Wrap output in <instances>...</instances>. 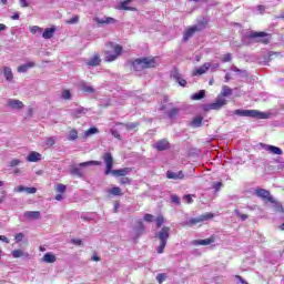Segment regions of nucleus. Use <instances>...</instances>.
I'll return each mask as SVG.
<instances>
[{"mask_svg":"<svg viewBox=\"0 0 284 284\" xmlns=\"http://www.w3.org/2000/svg\"><path fill=\"white\" fill-rule=\"evenodd\" d=\"M20 164H21V160L13 159V160L10 161L9 168H17V165H20Z\"/></svg>","mask_w":284,"mask_h":284,"instance_id":"nucleus-52","label":"nucleus"},{"mask_svg":"<svg viewBox=\"0 0 284 284\" xmlns=\"http://www.w3.org/2000/svg\"><path fill=\"white\" fill-rule=\"evenodd\" d=\"M234 214H236L241 221H247V219H250V215L241 213L237 209L234 210Z\"/></svg>","mask_w":284,"mask_h":284,"instance_id":"nucleus-39","label":"nucleus"},{"mask_svg":"<svg viewBox=\"0 0 284 284\" xmlns=\"http://www.w3.org/2000/svg\"><path fill=\"white\" fill-rule=\"evenodd\" d=\"M14 192H27V194H37V187H28L23 185H19L17 189H14Z\"/></svg>","mask_w":284,"mask_h":284,"instance_id":"nucleus-22","label":"nucleus"},{"mask_svg":"<svg viewBox=\"0 0 284 284\" xmlns=\"http://www.w3.org/2000/svg\"><path fill=\"white\" fill-rule=\"evenodd\" d=\"M255 194L258 199H262V201H267V203H276V200L272 196V193H270L268 190L265 189H256Z\"/></svg>","mask_w":284,"mask_h":284,"instance_id":"nucleus-8","label":"nucleus"},{"mask_svg":"<svg viewBox=\"0 0 284 284\" xmlns=\"http://www.w3.org/2000/svg\"><path fill=\"white\" fill-rule=\"evenodd\" d=\"M144 221H145L146 223H152V221H154V215H152V214H150V213H146V214L144 215Z\"/></svg>","mask_w":284,"mask_h":284,"instance_id":"nucleus-55","label":"nucleus"},{"mask_svg":"<svg viewBox=\"0 0 284 284\" xmlns=\"http://www.w3.org/2000/svg\"><path fill=\"white\" fill-rule=\"evenodd\" d=\"M67 26H74V23H79V16H74L71 19L65 21Z\"/></svg>","mask_w":284,"mask_h":284,"instance_id":"nucleus-43","label":"nucleus"},{"mask_svg":"<svg viewBox=\"0 0 284 284\" xmlns=\"http://www.w3.org/2000/svg\"><path fill=\"white\" fill-rule=\"evenodd\" d=\"M213 190H215V192H220L221 187H223V182H214L212 184Z\"/></svg>","mask_w":284,"mask_h":284,"instance_id":"nucleus-48","label":"nucleus"},{"mask_svg":"<svg viewBox=\"0 0 284 284\" xmlns=\"http://www.w3.org/2000/svg\"><path fill=\"white\" fill-rule=\"evenodd\" d=\"M170 226H163L158 233V239L160 241V245L158 247V254H163L165 252V245H168V240L170 239Z\"/></svg>","mask_w":284,"mask_h":284,"instance_id":"nucleus-4","label":"nucleus"},{"mask_svg":"<svg viewBox=\"0 0 284 284\" xmlns=\"http://www.w3.org/2000/svg\"><path fill=\"white\" fill-rule=\"evenodd\" d=\"M141 124L139 122H129L125 124L126 130H136Z\"/></svg>","mask_w":284,"mask_h":284,"instance_id":"nucleus-40","label":"nucleus"},{"mask_svg":"<svg viewBox=\"0 0 284 284\" xmlns=\"http://www.w3.org/2000/svg\"><path fill=\"white\" fill-rule=\"evenodd\" d=\"M0 241H3V243H10V240L6 235H0Z\"/></svg>","mask_w":284,"mask_h":284,"instance_id":"nucleus-62","label":"nucleus"},{"mask_svg":"<svg viewBox=\"0 0 284 284\" xmlns=\"http://www.w3.org/2000/svg\"><path fill=\"white\" fill-rule=\"evenodd\" d=\"M211 219H214V213H205L197 217H191L183 224V227H192L193 225H199V223H204V221H211Z\"/></svg>","mask_w":284,"mask_h":284,"instance_id":"nucleus-6","label":"nucleus"},{"mask_svg":"<svg viewBox=\"0 0 284 284\" xmlns=\"http://www.w3.org/2000/svg\"><path fill=\"white\" fill-rule=\"evenodd\" d=\"M3 75L7 81H12V79H14V74L12 73V69L10 67L3 68Z\"/></svg>","mask_w":284,"mask_h":284,"instance_id":"nucleus-28","label":"nucleus"},{"mask_svg":"<svg viewBox=\"0 0 284 284\" xmlns=\"http://www.w3.org/2000/svg\"><path fill=\"white\" fill-rule=\"evenodd\" d=\"M260 145L263 148V150H266V152H270L271 154H277L278 156L283 154V150L278 146H274L265 143H260Z\"/></svg>","mask_w":284,"mask_h":284,"instance_id":"nucleus-11","label":"nucleus"},{"mask_svg":"<svg viewBox=\"0 0 284 284\" xmlns=\"http://www.w3.org/2000/svg\"><path fill=\"white\" fill-rule=\"evenodd\" d=\"M11 19L13 20V21H17L18 19H19V13H13V16H11Z\"/></svg>","mask_w":284,"mask_h":284,"instance_id":"nucleus-64","label":"nucleus"},{"mask_svg":"<svg viewBox=\"0 0 284 284\" xmlns=\"http://www.w3.org/2000/svg\"><path fill=\"white\" fill-rule=\"evenodd\" d=\"M166 179L183 181V179H185V174H183V171H179L178 173H174V171H166Z\"/></svg>","mask_w":284,"mask_h":284,"instance_id":"nucleus-14","label":"nucleus"},{"mask_svg":"<svg viewBox=\"0 0 284 284\" xmlns=\"http://www.w3.org/2000/svg\"><path fill=\"white\" fill-rule=\"evenodd\" d=\"M145 232V225L143 222L139 221L136 226V234L138 236H141Z\"/></svg>","mask_w":284,"mask_h":284,"instance_id":"nucleus-35","label":"nucleus"},{"mask_svg":"<svg viewBox=\"0 0 284 284\" xmlns=\"http://www.w3.org/2000/svg\"><path fill=\"white\" fill-rule=\"evenodd\" d=\"M87 65L89 68H97V65H101V55L99 53H95L90 62H87Z\"/></svg>","mask_w":284,"mask_h":284,"instance_id":"nucleus-20","label":"nucleus"},{"mask_svg":"<svg viewBox=\"0 0 284 284\" xmlns=\"http://www.w3.org/2000/svg\"><path fill=\"white\" fill-rule=\"evenodd\" d=\"M77 139H79V131H77V129H71L69 131L68 140L69 141H77Z\"/></svg>","mask_w":284,"mask_h":284,"instance_id":"nucleus-30","label":"nucleus"},{"mask_svg":"<svg viewBox=\"0 0 284 284\" xmlns=\"http://www.w3.org/2000/svg\"><path fill=\"white\" fill-rule=\"evenodd\" d=\"M65 190H68V187L65 186V184L59 183V184L55 186V192H58V194H65Z\"/></svg>","mask_w":284,"mask_h":284,"instance_id":"nucleus-38","label":"nucleus"},{"mask_svg":"<svg viewBox=\"0 0 284 284\" xmlns=\"http://www.w3.org/2000/svg\"><path fill=\"white\" fill-rule=\"evenodd\" d=\"M171 79H173V81H175V83H179V85H181V88H185L187 85V81L181 77V72L176 68H174L171 71Z\"/></svg>","mask_w":284,"mask_h":284,"instance_id":"nucleus-10","label":"nucleus"},{"mask_svg":"<svg viewBox=\"0 0 284 284\" xmlns=\"http://www.w3.org/2000/svg\"><path fill=\"white\" fill-rule=\"evenodd\" d=\"M106 45L110 48V50L104 51V60L106 61V63H112V61H116L119 57L123 54V45L114 44V42H110Z\"/></svg>","mask_w":284,"mask_h":284,"instance_id":"nucleus-3","label":"nucleus"},{"mask_svg":"<svg viewBox=\"0 0 284 284\" xmlns=\"http://www.w3.org/2000/svg\"><path fill=\"white\" fill-rule=\"evenodd\" d=\"M103 160L105 163V171L104 174L106 176H109V174H112L115 178L119 176H128V174H130V172H132L131 168H123V169H119V170H112V168H114V158H112V153L106 152L103 155Z\"/></svg>","mask_w":284,"mask_h":284,"instance_id":"nucleus-1","label":"nucleus"},{"mask_svg":"<svg viewBox=\"0 0 284 284\" xmlns=\"http://www.w3.org/2000/svg\"><path fill=\"white\" fill-rule=\"evenodd\" d=\"M93 21H95V23H98V26H100V27L112 26V24L116 23V19H114L112 17H106L104 19L94 18Z\"/></svg>","mask_w":284,"mask_h":284,"instance_id":"nucleus-13","label":"nucleus"},{"mask_svg":"<svg viewBox=\"0 0 284 284\" xmlns=\"http://www.w3.org/2000/svg\"><path fill=\"white\" fill-rule=\"evenodd\" d=\"M209 68H212V64L209 62L204 63L202 67L193 70V77H201V74H205Z\"/></svg>","mask_w":284,"mask_h":284,"instance_id":"nucleus-16","label":"nucleus"},{"mask_svg":"<svg viewBox=\"0 0 284 284\" xmlns=\"http://www.w3.org/2000/svg\"><path fill=\"white\" fill-rule=\"evenodd\" d=\"M70 174L72 176H77L78 179H83V172L77 166H71Z\"/></svg>","mask_w":284,"mask_h":284,"instance_id":"nucleus-29","label":"nucleus"},{"mask_svg":"<svg viewBox=\"0 0 284 284\" xmlns=\"http://www.w3.org/2000/svg\"><path fill=\"white\" fill-rule=\"evenodd\" d=\"M109 193H111L113 196H123V192H121V187L113 186Z\"/></svg>","mask_w":284,"mask_h":284,"instance_id":"nucleus-34","label":"nucleus"},{"mask_svg":"<svg viewBox=\"0 0 284 284\" xmlns=\"http://www.w3.org/2000/svg\"><path fill=\"white\" fill-rule=\"evenodd\" d=\"M88 112V109L85 108H79L74 111L75 116H81V114H85Z\"/></svg>","mask_w":284,"mask_h":284,"instance_id":"nucleus-47","label":"nucleus"},{"mask_svg":"<svg viewBox=\"0 0 284 284\" xmlns=\"http://www.w3.org/2000/svg\"><path fill=\"white\" fill-rule=\"evenodd\" d=\"M195 32H201V28H199V26H192L189 29H186V31L183 34L184 41H190V39L194 37Z\"/></svg>","mask_w":284,"mask_h":284,"instance_id":"nucleus-12","label":"nucleus"},{"mask_svg":"<svg viewBox=\"0 0 284 284\" xmlns=\"http://www.w3.org/2000/svg\"><path fill=\"white\" fill-rule=\"evenodd\" d=\"M24 216L29 221H38V219H41V212H39V211H27L24 213Z\"/></svg>","mask_w":284,"mask_h":284,"instance_id":"nucleus-18","label":"nucleus"},{"mask_svg":"<svg viewBox=\"0 0 284 284\" xmlns=\"http://www.w3.org/2000/svg\"><path fill=\"white\" fill-rule=\"evenodd\" d=\"M230 94H232V90L230 89V87H224L222 89V97H230Z\"/></svg>","mask_w":284,"mask_h":284,"instance_id":"nucleus-49","label":"nucleus"},{"mask_svg":"<svg viewBox=\"0 0 284 284\" xmlns=\"http://www.w3.org/2000/svg\"><path fill=\"white\" fill-rule=\"evenodd\" d=\"M192 99L194 101H201V99H205V91L201 90L197 93L193 94Z\"/></svg>","mask_w":284,"mask_h":284,"instance_id":"nucleus-37","label":"nucleus"},{"mask_svg":"<svg viewBox=\"0 0 284 284\" xmlns=\"http://www.w3.org/2000/svg\"><path fill=\"white\" fill-rule=\"evenodd\" d=\"M155 149L159 152H163L165 150H170V141H168L165 139H162V140L158 141L156 144H155Z\"/></svg>","mask_w":284,"mask_h":284,"instance_id":"nucleus-15","label":"nucleus"},{"mask_svg":"<svg viewBox=\"0 0 284 284\" xmlns=\"http://www.w3.org/2000/svg\"><path fill=\"white\" fill-rule=\"evenodd\" d=\"M42 261L43 263H57V255H54L53 253H45L42 256Z\"/></svg>","mask_w":284,"mask_h":284,"instance_id":"nucleus-24","label":"nucleus"},{"mask_svg":"<svg viewBox=\"0 0 284 284\" xmlns=\"http://www.w3.org/2000/svg\"><path fill=\"white\" fill-rule=\"evenodd\" d=\"M158 65L159 63L154 57L139 58L131 62V70H133V72H142V70H150Z\"/></svg>","mask_w":284,"mask_h":284,"instance_id":"nucleus-2","label":"nucleus"},{"mask_svg":"<svg viewBox=\"0 0 284 284\" xmlns=\"http://www.w3.org/2000/svg\"><path fill=\"white\" fill-rule=\"evenodd\" d=\"M234 114L237 116H250L251 119H268L270 114L258 110H235Z\"/></svg>","mask_w":284,"mask_h":284,"instance_id":"nucleus-5","label":"nucleus"},{"mask_svg":"<svg viewBox=\"0 0 284 284\" xmlns=\"http://www.w3.org/2000/svg\"><path fill=\"white\" fill-rule=\"evenodd\" d=\"M91 261L99 262V261H101V256L94 254V255H92Z\"/></svg>","mask_w":284,"mask_h":284,"instance_id":"nucleus-61","label":"nucleus"},{"mask_svg":"<svg viewBox=\"0 0 284 284\" xmlns=\"http://www.w3.org/2000/svg\"><path fill=\"white\" fill-rule=\"evenodd\" d=\"M171 201H172V203H175L176 205H181V197H179V195H176V194L171 195Z\"/></svg>","mask_w":284,"mask_h":284,"instance_id":"nucleus-51","label":"nucleus"},{"mask_svg":"<svg viewBox=\"0 0 284 284\" xmlns=\"http://www.w3.org/2000/svg\"><path fill=\"white\" fill-rule=\"evenodd\" d=\"M31 34H37V32H43V29L39 26L30 27Z\"/></svg>","mask_w":284,"mask_h":284,"instance_id":"nucleus-46","label":"nucleus"},{"mask_svg":"<svg viewBox=\"0 0 284 284\" xmlns=\"http://www.w3.org/2000/svg\"><path fill=\"white\" fill-rule=\"evenodd\" d=\"M12 256L13 258H21V256H28V253H24L23 251L18 248L12 251Z\"/></svg>","mask_w":284,"mask_h":284,"instance_id":"nucleus-36","label":"nucleus"},{"mask_svg":"<svg viewBox=\"0 0 284 284\" xmlns=\"http://www.w3.org/2000/svg\"><path fill=\"white\" fill-rule=\"evenodd\" d=\"M130 3H132V0H124V1L120 2V10H126L129 12H136V8L129 7Z\"/></svg>","mask_w":284,"mask_h":284,"instance_id":"nucleus-21","label":"nucleus"},{"mask_svg":"<svg viewBox=\"0 0 284 284\" xmlns=\"http://www.w3.org/2000/svg\"><path fill=\"white\" fill-rule=\"evenodd\" d=\"M82 91L87 92L88 94H94V92H95L94 88H92L90 85H83Z\"/></svg>","mask_w":284,"mask_h":284,"instance_id":"nucleus-44","label":"nucleus"},{"mask_svg":"<svg viewBox=\"0 0 284 284\" xmlns=\"http://www.w3.org/2000/svg\"><path fill=\"white\" fill-rule=\"evenodd\" d=\"M34 114V109L32 108H29L28 111H27V116H32Z\"/></svg>","mask_w":284,"mask_h":284,"instance_id":"nucleus-60","label":"nucleus"},{"mask_svg":"<svg viewBox=\"0 0 284 284\" xmlns=\"http://www.w3.org/2000/svg\"><path fill=\"white\" fill-rule=\"evenodd\" d=\"M230 61H232V54L231 53L224 54L222 58V63H230Z\"/></svg>","mask_w":284,"mask_h":284,"instance_id":"nucleus-53","label":"nucleus"},{"mask_svg":"<svg viewBox=\"0 0 284 284\" xmlns=\"http://www.w3.org/2000/svg\"><path fill=\"white\" fill-rule=\"evenodd\" d=\"M63 200V194L59 193L55 195V201H62Z\"/></svg>","mask_w":284,"mask_h":284,"instance_id":"nucleus-63","label":"nucleus"},{"mask_svg":"<svg viewBox=\"0 0 284 284\" xmlns=\"http://www.w3.org/2000/svg\"><path fill=\"white\" fill-rule=\"evenodd\" d=\"M99 129L97 126H92L84 131V136L88 139L89 136H92V134H98Z\"/></svg>","mask_w":284,"mask_h":284,"instance_id":"nucleus-31","label":"nucleus"},{"mask_svg":"<svg viewBox=\"0 0 284 284\" xmlns=\"http://www.w3.org/2000/svg\"><path fill=\"white\" fill-rule=\"evenodd\" d=\"M89 165H101V161L81 162V163L79 164V168H88Z\"/></svg>","mask_w":284,"mask_h":284,"instance_id":"nucleus-33","label":"nucleus"},{"mask_svg":"<svg viewBox=\"0 0 284 284\" xmlns=\"http://www.w3.org/2000/svg\"><path fill=\"white\" fill-rule=\"evenodd\" d=\"M184 199H185L187 204L194 203V200H192V195H190V194L184 195Z\"/></svg>","mask_w":284,"mask_h":284,"instance_id":"nucleus-58","label":"nucleus"},{"mask_svg":"<svg viewBox=\"0 0 284 284\" xmlns=\"http://www.w3.org/2000/svg\"><path fill=\"white\" fill-rule=\"evenodd\" d=\"M34 65H37V63H34L32 61L28 62L26 64H21L18 67V72H20V73L27 72L30 70V68H34Z\"/></svg>","mask_w":284,"mask_h":284,"instance_id":"nucleus-26","label":"nucleus"},{"mask_svg":"<svg viewBox=\"0 0 284 284\" xmlns=\"http://www.w3.org/2000/svg\"><path fill=\"white\" fill-rule=\"evenodd\" d=\"M14 239L16 243H21V241H23V233L16 234Z\"/></svg>","mask_w":284,"mask_h":284,"instance_id":"nucleus-56","label":"nucleus"},{"mask_svg":"<svg viewBox=\"0 0 284 284\" xmlns=\"http://www.w3.org/2000/svg\"><path fill=\"white\" fill-rule=\"evenodd\" d=\"M54 143H57V140H54V138H48L45 141V144L48 145V148H52Z\"/></svg>","mask_w":284,"mask_h":284,"instance_id":"nucleus-54","label":"nucleus"},{"mask_svg":"<svg viewBox=\"0 0 284 284\" xmlns=\"http://www.w3.org/2000/svg\"><path fill=\"white\" fill-rule=\"evenodd\" d=\"M54 32H57V28H54V27L47 28V29H44L42 37L44 39H52V37H54Z\"/></svg>","mask_w":284,"mask_h":284,"instance_id":"nucleus-25","label":"nucleus"},{"mask_svg":"<svg viewBox=\"0 0 284 284\" xmlns=\"http://www.w3.org/2000/svg\"><path fill=\"white\" fill-rule=\"evenodd\" d=\"M270 34L265 31H252L248 36L247 39L252 41V39H255V43H263V45H267L270 43Z\"/></svg>","mask_w":284,"mask_h":284,"instance_id":"nucleus-7","label":"nucleus"},{"mask_svg":"<svg viewBox=\"0 0 284 284\" xmlns=\"http://www.w3.org/2000/svg\"><path fill=\"white\" fill-rule=\"evenodd\" d=\"M71 243H72L73 245H78V246L83 245V241H82V240H77V239H72V240H71Z\"/></svg>","mask_w":284,"mask_h":284,"instance_id":"nucleus-57","label":"nucleus"},{"mask_svg":"<svg viewBox=\"0 0 284 284\" xmlns=\"http://www.w3.org/2000/svg\"><path fill=\"white\" fill-rule=\"evenodd\" d=\"M191 128H201L203 125V116L197 115L190 122Z\"/></svg>","mask_w":284,"mask_h":284,"instance_id":"nucleus-23","label":"nucleus"},{"mask_svg":"<svg viewBox=\"0 0 284 284\" xmlns=\"http://www.w3.org/2000/svg\"><path fill=\"white\" fill-rule=\"evenodd\" d=\"M163 223H165V219L163 216H161V215L158 216L156 220H155L156 227H162Z\"/></svg>","mask_w":284,"mask_h":284,"instance_id":"nucleus-45","label":"nucleus"},{"mask_svg":"<svg viewBox=\"0 0 284 284\" xmlns=\"http://www.w3.org/2000/svg\"><path fill=\"white\" fill-rule=\"evenodd\" d=\"M223 105H227V100L217 99L215 102L204 105V111L210 112V110H221Z\"/></svg>","mask_w":284,"mask_h":284,"instance_id":"nucleus-9","label":"nucleus"},{"mask_svg":"<svg viewBox=\"0 0 284 284\" xmlns=\"http://www.w3.org/2000/svg\"><path fill=\"white\" fill-rule=\"evenodd\" d=\"M20 6L21 8H30V3L28 2V0H20Z\"/></svg>","mask_w":284,"mask_h":284,"instance_id":"nucleus-59","label":"nucleus"},{"mask_svg":"<svg viewBox=\"0 0 284 284\" xmlns=\"http://www.w3.org/2000/svg\"><path fill=\"white\" fill-rule=\"evenodd\" d=\"M62 99H64L65 101H70V99H72V93L70 92V90L64 89L62 91Z\"/></svg>","mask_w":284,"mask_h":284,"instance_id":"nucleus-41","label":"nucleus"},{"mask_svg":"<svg viewBox=\"0 0 284 284\" xmlns=\"http://www.w3.org/2000/svg\"><path fill=\"white\" fill-rule=\"evenodd\" d=\"M166 114L169 119H176L179 116V108H172Z\"/></svg>","mask_w":284,"mask_h":284,"instance_id":"nucleus-32","label":"nucleus"},{"mask_svg":"<svg viewBox=\"0 0 284 284\" xmlns=\"http://www.w3.org/2000/svg\"><path fill=\"white\" fill-rule=\"evenodd\" d=\"M216 236L211 235L209 239L205 240H199L196 242L197 245H212V243H215Z\"/></svg>","mask_w":284,"mask_h":284,"instance_id":"nucleus-27","label":"nucleus"},{"mask_svg":"<svg viewBox=\"0 0 284 284\" xmlns=\"http://www.w3.org/2000/svg\"><path fill=\"white\" fill-rule=\"evenodd\" d=\"M8 108H11L12 110H22L23 103L20 100H9L7 102Z\"/></svg>","mask_w":284,"mask_h":284,"instance_id":"nucleus-19","label":"nucleus"},{"mask_svg":"<svg viewBox=\"0 0 284 284\" xmlns=\"http://www.w3.org/2000/svg\"><path fill=\"white\" fill-rule=\"evenodd\" d=\"M166 278H168V274L165 273H160L156 275V281L159 284H162Z\"/></svg>","mask_w":284,"mask_h":284,"instance_id":"nucleus-42","label":"nucleus"},{"mask_svg":"<svg viewBox=\"0 0 284 284\" xmlns=\"http://www.w3.org/2000/svg\"><path fill=\"white\" fill-rule=\"evenodd\" d=\"M132 183V180L130 178H122L120 179V185H130Z\"/></svg>","mask_w":284,"mask_h":284,"instance_id":"nucleus-50","label":"nucleus"},{"mask_svg":"<svg viewBox=\"0 0 284 284\" xmlns=\"http://www.w3.org/2000/svg\"><path fill=\"white\" fill-rule=\"evenodd\" d=\"M27 161L29 163H39V161H41V153L37 151L30 152L29 155L27 156Z\"/></svg>","mask_w":284,"mask_h":284,"instance_id":"nucleus-17","label":"nucleus"}]
</instances>
